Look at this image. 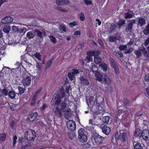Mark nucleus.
<instances>
[{
    "label": "nucleus",
    "instance_id": "obj_9",
    "mask_svg": "<svg viewBox=\"0 0 149 149\" xmlns=\"http://www.w3.org/2000/svg\"><path fill=\"white\" fill-rule=\"evenodd\" d=\"M79 70L76 69L71 70V71L68 74V76L70 80L71 81L74 80L75 78V76L79 74Z\"/></svg>",
    "mask_w": 149,
    "mask_h": 149
},
{
    "label": "nucleus",
    "instance_id": "obj_53",
    "mask_svg": "<svg viewBox=\"0 0 149 149\" xmlns=\"http://www.w3.org/2000/svg\"><path fill=\"white\" fill-rule=\"evenodd\" d=\"M56 9L62 12H65L67 13L68 12V10L67 9H63L61 7H57Z\"/></svg>",
    "mask_w": 149,
    "mask_h": 149
},
{
    "label": "nucleus",
    "instance_id": "obj_55",
    "mask_svg": "<svg viewBox=\"0 0 149 149\" xmlns=\"http://www.w3.org/2000/svg\"><path fill=\"white\" fill-rule=\"evenodd\" d=\"M48 107V105L47 104L43 103L42 106L40 107V109L42 111L45 110Z\"/></svg>",
    "mask_w": 149,
    "mask_h": 149
},
{
    "label": "nucleus",
    "instance_id": "obj_2",
    "mask_svg": "<svg viewBox=\"0 0 149 149\" xmlns=\"http://www.w3.org/2000/svg\"><path fill=\"white\" fill-rule=\"evenodd\" d=\"M114 138L116 143L118 144L120 141L122 143H124L127 141L128 136L127 132H124L123 130H121L119 132V134L118 132L116 133Z\"/></svg>",
    "mask_w": 149,
    "mask_h": 149
},
{
    "label": "nucleus",
    "instance_id": "obj_48",
    "mask_svg": "<svg viewBox=\"0 0 149 149\" xmlns=\"http://www.w3.org/2000/svg\"><path fill=\"white\" fill-rule=\"evenodd\" d=\"M52 63V61H50L49 60L48 61L46 64L45 68L47 69L49 68L51 65Z\"/></svg>",
    "mask_w": 149,
    "mask_h": 149
},
{
    "label": "nucleus",
    "instance_id": "obj_23",
    "mask_svg": "<svg viewBox=\"0 0 149 149\" xmlns=\"http://www.w3.org/2000/svg\"><path fill=\"white\" fill-rule=\"evenodd\" d=\"M80 81L83 85L87 86L90 84L88 80L87 79L84 77L83 76L80 78Z\"/></svg>",
    "mask_w": 149,
    "mask_h": 149
},
{
    "label": "nucleus",
    "instance_id": "obj_42",
    "mask_svg": "<svg viewBox=\"0 0 149 149\" xmlns=\"http://www.w3.org/2000/svg\"><path fill=\"white\" fill-rule=\"evenodd\" d=\"M88 56L86 57L85 58V60L87 62H91L93 61V58L92 57L89 56L88 55H87Z\"/></svg>",
    "mask_w": 149,
    "mask_h": 149
},
{
    "label": "nucleus",
    "instance_id": "obj_47",
    "mask_svg": "<svg viewBox=\"0 0 149 149\" xmlns=\"http://www.w3.org/2000/svg\"><path fill=\"white\" fill-rule=\"evenodd\" d=\"M133 16L134 15L133 14L127 13L126 15L125 16V18L126 19H130L132 18Z\"/></svg>",
    "mask_w": 149,
    "mask_h": 149
},
{
    "label": "nucleus",
    "instance_id": "obj_22",
    "mask_svg": "<svg viewBox=\"0 0 149 149\" xmlns=\"http://www.w3.org/2000/svg\"><path fill=\"white\" fill-rule=\"evenodd\" d=\"M139 19L138 21V26L142 27L146 24V20L144 18L141 17L138 18Z\"/></svg>",
    "mask_w": 149,
    "mask_h": 149
},
{
    "label": "nucleus",
    "instance_id": "obj_8",
    "mask_svg": "<svg viewBox=\"0 0 149 149\" xmlns=\"http://www.w3.org/2000/svg\"><path fill=\"white\" fill-rule=\"evenodd\" d=\"M93 138L95 143L97 144H102L104 140V138L97 133L93 135Z\"/></svg>",
    "mask_w": 149,
    "mask_h": 149
},
{
    "label": "nucleus",
    "instance_id": "obj_63",
    "mask_svg": "<svg viewBox=\"0 0 149 149\" xmlns=\"http://www.w3.org/2000/svg\"><path fill=\"white\" fill-rule=\"evenodd\" d=\"M76 25V22L75 21L70 23L69 24L70 26L72 27H73Z\"/></svg>",
    "mask_w": 149,
    "mask_h": 149
},
{
    "label": "nucleus",
    "instance_id": "obj_59",
    "mask_svg": "<svg viewBox=\"0 0 149 149\" xmlns=\"http://www.w3.org/2000/svg\"><path fill=\"white\" fill-rule=\"evenodd\" d=\"M70 88H71V87L69 85L66 87L65 90L66 93L68 94L69 93V91Z\"/></svg>",
    "mask_w": 149,
    "mask_h": 149
},
{
    "label": "nucleus",
    "instance_id": "obj_27",
    "mask_svg": "<svg viewBox=\"0 0 149 149\" xmlns=\"http://www.w3.org/2000/svg\"><path fill=\"white\" fill-rule=\"evenodd\" d=\"M103 81L105 84L109 85L111 83V81L109 77L106 74L104 75Z\"/></svg>",
    "mask_w": 149,
    "mask_h": 149
},
{
    "label": "nucleus",
    "instance_id": "obj_25",
    "mask_svg": "<svg viewBox=\"0 0 149 149\" xmlns=\"http://www.w3.org/2000/svg\"><path fill=\"white\" fill-rule=\"evenodd\" d=\"M57 95H59L60 97L63 98L65 96V90L63 87H61L59 89V91L58 93H57Z\"/></svg>",
    "mask_w": 149,
    "mask_h": 149
},
{
    "label": "nucleus",
    "instance_id": "obj_46",
    "mask_svg": "<svg viewBox=\"0 0 149 149\" xmlns=\"http://www.w3.org/2000/svg\"><path fill=\"white\" fill-rule=\"evenodd\" d=\"M116 28V25L115 24H114L113 25H111L110 28H109V30L111 32H112L113 31H114Z\"/></svg>",
    "mask_w": 149,
    "mask_h": 149
},
{
    "label": "nucleus",
    "instance_id": "obj_3",
    "mask_svg": "<svg viewBox=\"0 0 149 149\" xmlns=\"http://www.w3.org/2000/svg\"><path fill=\"white\" fill-rule=\"evenodd\" d=\"M85 130L83 128L80 129L78 131V138L81 142H85L87 141V136L85 134Z\"/></svg>",
    "mask_w": 149,
    "mask_h": 149
},
{
    "label": "nucleus",
    "instance_id": "obj_4",
    "mask_svg": "<svg viewBox=\"0 0 149 149\" xmlns=\"http://www.w3.org/2000/svg\"><path fill=\"white\" fill-rule=\"evenodd\" d=\"M25 135L26 136L27 140L33 141L36 137V134L34 131L29 129L26 130Z\"/></svg>",
    "mask_w": 149,
    "mask_h": 149
},
{
    "label": "nucleus",
    "instance_id": "obj_31",
    "mask_svg": "<svg viewBox=\"0 0 149 149\" xmlns=\"http://www.w3.org/2000/svg\"><path fill=\"white\" fill-rule=\"evenodd\" d=\"M98 55L95 56L94 57V61L95 63L98 64L101 62V58L100 57H99Z\"/></svg>",
    "mask_w": 149,
    "mask_h": 149
},
{
    "label": "nucleus",
    "instance_id": "obj_60",
    "mask_svg": "<svg viewBox=\"0 0 149 149\" xmlns=\"http://www.w3.org/2000/svg\"><path fill=\"white\" fill-rule=\"evenodd\" d=\"M133 49L132 48H129L125 52V54H127L130 53L132 51Z\"/></svg>",
    "mask_w": 149,
    "mask_h": 149
},
{
    "label": "nucleus",
    "instance_id": "obj_43",
    "mask_svg": "<svg viewBox=\"0 0 149 149\" xmlns=\"http://www.w3.org/2000/svg\"><path fill=\"white\" fill-rule=\"evenodd\" d=\"M127 45H120L119 47L118 48L120 51H122L124 50H126L127 49Z\"/></svg>",
    "mask_w": 149,
    "mask_h": 149
},
{
    "label": "nucleus",
    "instance_id": "obj_41",
    "mask_svg": "<svg viewBox=\"0 0 149 149\" xmlns=\"http://www.w3.org/2000/svg\"><path fill=\"white\" fill-rule=\"evenodd\" d=\"M116 56L117 58H120L123 56V54L122 52H118L116 53Z\"/></svg>",
    "mask_w": 149,
    "mask_h": 149
},
{
    "label": "nucleus",
    "instance_id": "obj_21",
    "mask_svg": "<svg viewBox=\"0 0 149 149\" xmlns=\"http://www.w3.org/2000/svg\"><path fill=\"white\" fill-rule=\"evenodd\" d=\"M63 112L64 113V116L65 118L68 119V118L71 116V111L70 109L68 107V108L63 111Z\"/></svg>",
    "mask_w": 149,
    "mask_h": 149
},
{
    "label": "nucleus",
    "instance_id": "obj_36",
    "mask_svg": "<svg viewBox=\"0 0 149 149\" xmlns=\"http://www.w3.org/2000/svg\"><path fill=\"white\" fill-rule=\"evenodd\" d=\"M101 66L102 70L104 72H106L107 70V65L105 63H102L101 64Z\"/></svg>",
    "mask_w": 149,
    "mask_h": 149
},
{
    "label": "nucleus",
    "instance_id": "obj_52",
    "mask_svg": "<svg viewBox=\"0 0 149 149\" xmlns=\"http://www.w3.org/2000/svg\"><path fill=\"white\" fill-rule=\"evenodd\" d=\"M35 57L40 61H41L42 59L41 58V55L39 53H36L35 54Z\"/></svg>",
    "mask_w": 149,
    "mask_h": 149
},
{
    "label": "nucleus",
    "instance_id": "obj_13",
    "mask_svg": "<svg viewBox=\"0 0 149 149\" xmlns=\"http://www.w3.org/2000/svg\"><path fill=\"white\" fill-rule=\"evenodd\" d=\"M143 139L146 141L149 140V130L145 129L143 130V132L141 135Z\"/></svg>",
    "mask_w": 149,
    "mask_h": 149
},
{
    "label": "nucleus",
    "instance_id": "obj_29",
    "mask_svg": "<svg viewBox=\"0 0 149 149\" xmlns=\"http://www.w3.org/2000/svg\"><path fill=\"white\" fill-rule=\"evenodd\" d=\"M110 118V117L108 116L103 117L102 120L104 125H106L108 124Z\"/></svg>",
    "mask_w": 149,
    "mask_h": 149
},
{
    "label": "nucleus",
    "instance_id": "obj_32",
    "mask_svg": "<svg viewBox=\"0 0 149 149\" xmlns=\"http://www.w3.org/2000/svg\"><path fill=\"white\" fill-rule=\"evenodd\" d=\"M143 32L146 35H149V23L147 24L145 29L143 30Z\"/></svg>",
    "mask_w": 149,
    "mask_h": 149
},
{
    "label": "nucleus",
    "instance_id": "obj_33",
    "mask_svg": "<svg viewBox=\"0 0 149 149\" xmlns=\"http://www.w3.org/2000/svg\"><path fill=\"white\" fill-rule=\"evenodd\" d=\"M9 90H7L5 87H4V88L1 90L2 95H3L6 96L8 95Z\"/></svg>",
    "mask_w": 149,
    "mask_h": 149
},
{
    "label": "nucleus",
    "instance_id": "obj_44",
    "mask_svg": "<svg viewBox=\"0 0 149 149\" xmlns=\"http://www.w3.org/2000/svg\"><path fill=\"white\" fill-rule=\"evenodd\" d=\"M49 38L51 41L54 44H55L57 40L54 36L50 35L49 36Z\"/></svg>",
    "mask_w": 149,
    "mask_h": 149
},
{
    "label": "nucleus",
    "instance_id": "obj_12",
    "mask_svg": "<svg viewBox=\"0 0 149 149\" xmlns=\"http://www.w3.org/2000/svg\"><path fill=\"white\" fill-rule=\"evenodd\" d=\"M100 125V127L101 129L102 132L106 135H108L111 132V129L108 126L106 125Z\"/></svg>",
    "mask_w": 149,
    "mask_h": 149
},
{
    "label": "nucleus",
    "instance_id": "obj_10",
    "mask_svg": "<svg viewBox=\"0 0 149 149\" xmlns=\"http://www.w3.org/2000/svg\"><path fill=\"white\" fill-rule=\"evenodd\" d=\"M67 126L68 129L73 131L76 129V124L73 120H69L67 123Z\"/></svg>",
    "mask_w": 149,
    "mask_h": 149
},
{
    "label": "nucleus",
    "instance_id": "obj_1",
    "mask_svg": "<svg viewBox=\"0 0 149 149\" xmlns=\"http://www.w3.org/2000/svg\"><path fill=\"white\" fill-rule=\"evenodd\" d=\"M96 107L95 108L93 107L92 109L94 117H96L99 114L103 115L104 109L103 107L104 103V98L100 96H97L96 99Z\"/></svg>",
    "mask_w": 149,
    "mask_h": 149
},
{
    "label": "nucleus",
    "instance_id": "obj_15",
    "mask_svg": "<svg viewBox=\"0 0 149 149\" xmlns=\"http://www.w3.org/2000/svg\"><path fill=\"white\" fill-rule=\"evenodd\" d=\"M62 110L58 107H56L54 110V115L57 117L61 118L63 116Z\"/></svg>",
    "mask_w": 149,
    "mask_h": 149
},
{
    "label": "nucleus",
    "instance_id": "obj_19",
    "mask_svg": "<svg viewBox=\"0 0 149 149\" xmlns=\"http://www.w3.org/2000/svg\"><path fill=\"white\" fill-rule=\"evenodd\" d=\"M56 3L59 6L67 5L70 3L69 0H56Z\"/></svg>",
    "mask_w": 149,
    "mask_h": 149
},
{
    "label": "nucleus",
    "instance_id": "obj_45",
    "mask_svg": "<svg viewBox=\"0 0 149 149\" xmlns=\"http://www.w3.org/2000/svg\"><path fill=\"white\" fill-rule=\"evenodd\" d=\"M18 89L20 94H22L24 92L25 88L22 87L20 86H19L18 87Z\"/></svg>",
    "mask_w": 149,
    "mask_h": 149
},
{
    "label": "nucleus",
    "instance_id": "obj_58",
    "mask_svg": "<svg viewBox=\"0 0 149 149\" xmlns=\"http://www.w3.org/2000/svg\"><path fill=\"white\" fill-rule=\"evenodd\" d=\"M124 112V111L123 109H119L117 114L119 116H120L122 114V113H123Z\"/></svg>",
    "mask_w": 149,
    "mask_h": 149
},
{
    "label": "nucleus",
    "instance_id": "obj_57",
    "mask_svg": "<svg viewBox=\"0 0 149 149\" xmlns=\"http://www.w3.org/2000/svg\"><path fill=\"white\" fill-rule=\"evenodd\" d=\"M98 42L99 44L101 46V47H102L104 46V43L101 39H98Z\"/></svg>",
    "mask_w": 149,
    "mask_h": 149
},
{
    "label": "nucleus",
    "instance_id": "obj_40",
    "mask_svg": "<svg viewBox=\"0 0 149 149\" xmlns=\"http://www.w3.org/2000/svg\"><path fill=\"white\" fill-rule=\"evenodd\" d=\"M10 30V26H5L3 29V31L5 33H9Z\"/></svg>",
    "mask_w": 149,
    "mask_h": 149
},
{
    "label": "nucleus",
    "instance_id": "obj_34",
    "mask_svg": "<svg viewBox=\"0 0 149 149\" xmlns=\"http://www.w3.org/2000/svg\"><path fill=\"white\" fill-rule=\"evenodd\" d=\"M35 36V33L32 31L29 32L26 34V36L30 39L32 38Z\"/></svg>",
    "mask_w": 149,
    "mask_h": 149
},
{
    "label": "nucleus",
    "instance_id": "obj_14",
    "mask_svg": "<svg viewBox=\"0 0 149 149\" xmlns=\"http://www.w3.org/2000/svg\"><path fill=\"white\" fill-rule=\"evenodd\" d=\"M22 82L24 86H29L31 84V79L30 77L27 76L24 77L22 79Z\"/></svg>",
    "mask_w": 149,
    "mask_h": 149
},
{
    "label": "nucleus",
    "instance_id": "obj_5",
    "mask_svg": "<svg viewBox=\"0 0 149 149\" xmlns=\"http://www.w3.org/2000/svg\"><path fill=\"white\" fill-rule=\"evenodd\" d=\"M109 60L111 68L113 69L114 72L116 74H118L120 72L119 69L114 59L112 57H110Z\"/></svg>",
    "mask_w": 149,
    "mask_h": 149
},
{
    "label": "nucleus",
    "instance_id": "obj_7",
    "mask_svg": "<svg viewBox=\"0 0 149 149\" xmlns=\"http://www.w3.org/2000/svg\"><path fill=\"white\" fill-rule=\"evenodd\" d=\"M42 87H40V88L33 95L31 100V102L30 104L31 106H32L35 105L36 101L38 97V96L42 91Z\"/></svg>",
    "mask_w": 149,
    "mask_h": 149
},
{
    "label": "nucleus",
    "instance_id": "obj_24",
    "mask_svg": "<svg viewBox=\"0 0 149 149\" xmlns=\"http://www.w3.org/2000/svg\"><path fill=\"white\" fill-rule=\"evenodd\" d=\"M95 76L97 79L99 81H102L103 79L104 75L103 76L100 72L96 71L95 73Z\"/></svg>",
    "mask_w": 149,
    "mask_h": 149
},
{
    "label": "nucleus",
    "instance_id": "obj_50",
    "mask_svg": "<svg viewBox=\"0 0 149 149\" xmlns=\"http://www.w3.org/2000/svg\"><path fill=\"white\" fill-rule=\"evenodd\" d=\"M79 19L81 21H84L85 19V17L84 14L83 12H81L80 13V15L79 17Z\"/></svg>",
    "mask_w": 149,
    "mask_h": 149
},
{
    "label": "nucleus",
    "instance_id": "obj_64",
    "mask_svg": "<svg viewBox=\"0 0 149 149\" xmlns=\"http://www.w3.org/2000/svg\"><path fill=\"white\" fill-rule=\"evenodd\" d=\"M145 80L146 81H148L149 80V74H147L145 76L144 78Z\"/></svg>",
    "mask_w": 149,
    "mask_h": 149
},
{
    "label": "nucleus",
    "instance_id": "obj_18",
    "mask_svg": "<svg viewBox=\"0 0 149 149\" xmlns=\"http://www.w3.org/2000/svg\"><path fill=\"white\" fill-rule=\"evenodd\" d=\"M13 20V18L10 16L5 17L1 19V22L2 24L9 23L11 22Z\"/></svg>",
    "mask_w": 149,
    "mask_h": 149
},
{
    "label": "nucleus",
    "instance_id": "obj_51",
    "mask_svg": "<svg viewBox=\"0 0 149 149\" xmlns=\"http://www.w3.org/2000/svg\"><path fill=\"white\" fill-rule=\"evenodd\" d=\"M13 147H14L17 143V138L16 135H15L13 136Z\"/></svg>",
    "mask_w": 149,
    "mask_h": 149
},
{
    "label": "nucleus",
    "instance_id": "obj_17",
    "mask_svg": "<svg viewBox=\"0 0 149 149\" xmlns=\"http://www.w3.org/2000/svg\"><path fill=\"white\" fill-rule=\"evenodd\" d=\"M38 115V113L37 112H33L28 116L26 120L29 121H32L36 118Z\"/></svg>",
    "mask_w": 149,
    "mask_h": 149
},
{
    "label": "nucleus",
    "instance_id": "obj_61",
    "mask_svg": "<svg viewBox=\"0 0 149 149\" xmlns=\"http://www.w3.org/2000/svg\"><path fill=\"white\" fill-rule=\"evenodd\" d=\"M149 44V37L147 38L145 40L144 42V45L145 46H146Z\"/></svg>",
    "mask_w": 149,
    "mask_h": 149
},
{
    "label": "nucleus",
    "instance_id": "obj_37",
    "mask_svg": "<svg viewBox=\"0 0 149 149\" xmlns=\"http://www.w3.org/2000/svg\"><path fill=\"white\" fill-rule=\"evenodd\" d=\"M134 53L137 58H139L141 55V53L140 50H135L134 51Z\"/></svg>",
    "mask_w": 149,
    "mask_h": 149
},
{
    "label": "nucleus",
    "instance_id": "obj_26",
    "mask_svg": "<svg viewBox=\"0 0 149 149\" xmlns=\"http://www.w3.org/2000/svg\"><path fill=\"white\" fill-rule=\"evenodd\" d=\"M133 144L134 149H143V146L139 143L134 141L133 142Z\"/></svg>",
    "mask_w": 149,
    "mask_h": 149
},
{
    "label": "nucleus",
    "instance_id": "obj_28",
    "mask_svg": "<svg viewBox=\"0 0 149 149\" xmlns=\"http://www.w3.org/2000/svg\"><path fill=\"white\" fill-rule=\"evenodd\" d=\"M99 54V52L97 50H92L91 51L87 52V55H88L91 56H93L96 55H98Z\"/></svg>",
    "mask_w": 149,
    "mask_h": 149
},
{
    "label": "nucleus",
    "instance_id": "obj_38",
    "mask_svg": "<svg viewBox=\"0 0 149 149\" xmlns=\"http://www.w3.org/2000/svg\"><path fill=\"white\" fill-rule=\"evenodd\" d=\"M6 138V134L5 133L0 134V141H4Z\"/></svg>",
    "mask_w": 149,
    "mask_h": 149
},
{
    "label": "nucleus",
    "instance_id": "obj_49",
    "mask_svg": "<svg viewBox=\"0 0 149 149\" xmlns=\"http://www.w3.org/2000/svg\"><path fill=\"white\" fill-rule=\"evenodd\" d=\"M116 39V37L110 36L109 37V41L111 42H114Z\"/></svg>",
    "mask_w": 149,
    "mask_h": 149
},
{
    "label": "nucleus",
    "instance_id": "obj_20",
    "mask_svg": "<svg viewBox=\"0 0 149 149\" xmlns=\"http://www.w3.org/2000/svg\"><path fill=\"white\" fill-rule=\"evenodd\" d=\"M143 132V131L139 128L136 129L134 133V135L136 137L140 139L141 137Z\"/></svg>",
    "mask_w": 149,
    "mask_h": 149
},
{
    "label": "nucleus",
    "instance_id": "obj_35",
    "mask_svg": "<svg viewBox=\"0 0 149 149\" xmlns=\"http://www.w3.org/2000/svg\"><path fill=\"white\" fill-rule=\"evenodd\" d=\"M125 20L123 19L119 20L117 24L118 25L119 28L125 24Z\"/></svg>",
    "mask_w": 149,
    "mask_h": 149
},
{
    "label": "nucleus",
    "instance_id": "obj_39",
    "mask_svg": "<svg viewBox=\"0 0 149 149\" xmlns=\"http://www.w3.org/2000/svg\"><path fill=\"white\" fill-rule=\"evenodd\" d=\"M67 107V104L65 102H62L61 104V109L63 111L65 110Z\"/></svg>",
    "mask_w": 149,
    "mask_h": 149
},
{
    "label": "nucleus",
    "instance_id": "obj_56",
    "mask_svg": "<svg viewBox=\"0 0 149 149\" xmlns=\"http://www.w3.org/2000/svg\"><path fill=\"white\" fill-rule=\"evenodd\" d=\"M123 102L124 104L125 105H126L129 103L130 102V100L127 98H125L124 99Z\"/></svg>",
    "mask_w": 149,
    "mask_h": 149
},
{
    "label": "nucleus",
    "instance_id": "obj_54",
    "mask_svg": "<svg viewBox=\"0 0 149 149\" xmlns=\"http://www.w3.org/2000/svg\"><path fill=\"white\" fill-rule=\"evenodd\" d=\"M16 124V122L14 120L11 121L10 123V126L12 129H14V126Z\"/></svg>",
    "mask_w": 149,
    "mask_h": 149
},
{
    "label": "nucleus",
    "instance_id": "obj_11",
    "mask_svg": "<svg viewBox=\"0 0 149 149\" xmlns=\"http://www.w3.org/2000/svg\"><path fill=\"white\" fill-rule=\"evenodd\" d=\"M129 22L125 29V31L126 32H131L133 28V26L134 24L135 23V19H132L130 21H128Z\"/></svg>",
    "mask_w": 149,
    "mask_h": 149
},
{
    "label": "nucleus",
    "instance_id": "obj_30",
    "mask_svg": "<svg viewBox=\"0 0 149 149\" xmlns=\"http://www.w3.org/2000/svg\"><path fill=\"white\" fill-rule=\"evenodd\" d=\"M8 95L11 99H14L15 98L16 95L14 91V90L9 91Z\"/></svg>",
    "mask_w": 149,
    "mask_h": 149
},
{
    "label": "nucleus",
    "instance_id": "obj_16",
    "mask_svg": "<svg viewBox=\"0 0 149 149\" xmlns=\"http://www.w3.org/2000/svg\"><path fill=\"white\" fill-rule=\"evenodd\" d=\"M35 32L36 33L37 36L39 37L40 39H43V37H45L46 36V33L45 31L41 32L39 30L36 29Z\"/></svg>",
    "mask_w": 149,
    "mask_h": 149
},
{
    "label": "nucleus",
    "instance_id": "obj_6",
    "mask_svg": "<svg viewBox=\"0 0 149 149\" xmlns=\"http://www.w3.org/2000/svg\"><path fill=\"white\" fill-rule=\"evenodd\" d=\"M54 95L52 97V100L51 102V104L52 106H54L56 104H57L58 106L61 104V99L62 98L59 95H56L55 96V98L54 99Z\"/></svg>",
    "mask_w": 149,
    "mask_h": 149
},
{
    "label": "nucleus",
    "instance_id": "obj_62",
    "mask_svg": "<svg viewBox=\"0 0 149 149\" xmlns=\"http://www.w3.org/2000/svg\"><path fill=\"white\" fill-rule=\"evenodd\" d=\"M85 3L87 5L91 4H92V2L91 1L88 0H84Z\"/></svg>",
    "mask_w": 149,
    "mask_h": 149
}]
</instances>
